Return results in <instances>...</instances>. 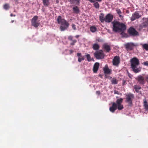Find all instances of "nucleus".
<instances>
[{
	"label": "nucleus",
	"instance_id": "obj_1",
	"mask_svg": "<svg viewBox=\"0 0 148 148\" xmlns=\"http://www.w3.org/2000/svg\"><path fill=\"white\" fill-rule=\"evenodd\" d=\"M112 23L113 25V31L116 32H120L122 35L125 34L124 31L126 29L125 25L123 23L118 21H114L112 22Z\"/></svg>",
	"mask_w": 148,
	"mask_h": 148
},
{
	"label": "nucleus",
	"instance_id": "obj_2",
	"mask_svg": "<svg viewBox=\"0 0 148 148\" xmlns=\"http://www.w3.org/2000/svg\"><path fill=\"white\" fill-rule=\"evenodd\" d=\"M131 66L132 71L135 73L140 72L141 70L140 67L137 68L139 64V60L136 58H133L131 60Z\"/></svg>",
	"mask_w": 148,
	"mask_h": 148
},
{
	"label": "nucleus",
	"instance_id": "obj_3",
	"mask_svg": "<svg viewBox=\"0 0 148 148\" xmlns=\"http://www.w3.org/2000/svg\"><path fill=\"white\" fill-rule=\"evenodd\" d=\"M58 23L60 24V29L61 31H64L69 27V23L65 19L63 18L61 16H59L57 18Z\"/></svg>",
	"mask_w": 148,
	"mask_h": 148
},
{
	"label": "nucleus",
	"instance_id": "obj_4",
	"mask_svg": "<svg viewBox=\"0 0 148 148\" xmlns=\"http://www.w3.org/2000/svg\"><path fill=\"white\" fill-rule=\"evenodd\" d=\"M113 18V16L110 13L108 14L105 17H104V14L101 13L99 16V20L101 23H103L104 21L108 23H110L112 21Z\"/></svg>",
	"mask_w": 148,
	"mask_h": 148
},
{
	"label": "nucleus",
	"instance_id": "obj_5",
	"mask_svg": "<svg viewBox=\"0 0 148 148\" xmlns=\"http://www.w3.org/2000/svg\"><path fill=\"white\" fill-rule=\"evenodd\" d=\"M134 95L129 93L126 96V102L128 104V106L131 107L132 106V100L134 99Z\"/></svg>",
	"mask_w": 148,
	"mask_h": 148
},
{
	"label": "nucleus",
	"instance_id": "obj_6",
	"mask_svg": "<svg viewBox=\"0 0 148 148\" xmlns=\"http://www.w3.org/2000/svg\"><path fill=\"white\" fill-rule=\"evenodd\" d=\"M94 56L97 59H103L104 57V54L102 50L96 51L94 53Z\"/></svg>",
	"mask_w": 148,
	"mask_h": 148
},
{
	"label": "nucleus",
	"instance_id": "obj_7",
	"mask_svg": "<svg viewBox=\"0 0 148 148\" xmlns=\"http://www.w3.org/2000/svg\"><path fill=\"white\" fill-rule=\"evenodd\" d=\"M128 33L131 36H136L138 35V32L132 27H130L127 30Z\"/></svg>",
	"mask_w": 148,
	"mask_h": 148
},
{
	"label": "nucleus",
	"instance_id": "obj_8",
	"mask_svg": "<svg viewBox=\"0 0 148 148\" xmlns=\"http://www.w3.org/2000/svg\"><path fill=\"white\" fill-rule=\"evenodd\" d=\"M38 19V17L36 16H35L33 17L31 21L32 25L35 27H38L40 24V23L37 21Z\"/></svg>",
	"mask_w": 148,
	"mask_h": 148
},
{
	"label": "nucleus",
	"instance_id": "obj_9",
	"mask_svg": "<svg viewBox=\"0 0 148 148\" xmlns=\"http://www.w3.org/2000/svg\"><path fill=\"white\" fill-rule=\"evenodd\" d=\"M136 79L140 84L143 85L145 83V77L141 75H138Z\"/></svg>",
	"mask_w": 148,
	"mask_h": 148
},
{
	"label": "nucleus",
	"instance_id": "obj_10",
	"mask_svg": "<svg viewBox=\"0 0 148 148\" xmlns=\"http://www.w3.org/2000/svg\"><path fill=\"white\" fill-rule=\"evenodd\" d=\"M126 50L127 51L132 50L135 46L134 43L132 42L128 43L125 45Z\"/></svg>",
	"mask_w": 148,
	"mask_h": 148
},
{
	"label": "nucleus",
	"instance_id": "obj_11",
	"mask_svg": "<svg viewBox=\"0 0 148 148\" xmlns=\"http://www.w3.org/2000/svg\"><path fill=\"white\" fill-rule=\"evenodd\" d=\"M141 16V15H140L138 12H135L132 14L131 20L132 21H134L136 19L140 18Z\"/></svg>",
	"mask_w": 148,
	"mask_h": 148
},
{
	"label": "nucleus",
	"instance_id": "obj_12",
	"mask_svg": "<svg viewBox=\"0 0 148 148\" xmlns=\"http://www.w3.org/2000/svg\"><path fill=\"white\" fill-rule=\"evenodd\" d=\"M113 64L114 66H117L120 63V58L119 56H115L112 61Z\"/></svg>",
	"mask_w": 148,
	"mask_h": 148
},
{
	"label": "nucleus",
	"instance_id": "obj_13",
	"mask_svg": "<svg viewBox=\"0 0 148 148\" xmlns=\"http://www.w3.org/2000/svg\"><path fill=\"white\" fill-rule=\"evenodd\" d=\"M112 105L109 108L110 111L112 113H114L117 109V104L115 102L112 103Z\"/></svg>",
	"mask_w": 148,
	"mask_h": 148
},
{
	"label": "nucleus",
	"instance_id": "obj_14",
	"mask_svg": "<svg viewBox=\"0 0 148 148\" xmlns=\"http://www.w3.org/2000/svg\"><path fill=\"white\" fill-rule=\"evenodd\" d=\"M103 49H104L106 52H109L111 50V47L110 46L108 45L107 43H104L103 45Z\"/></svg>",
	"mask_w": 148,
	"mask_h": 148
},
{
	"label": "nucleus",
	"instance_id": "obj_15",
	"mask_svg": "<svg viewBox=\"0 0 148 148\" xmlns=\"http://www.w3.org/2000/svg\"><path fill=\"white\" fill-rule=\"evenodd\" d=\"M99 64L98 62L95 63L93 66V71L94 73H96L98 69Z\"/></svg>",
	"mask_w": 148,
	"mask_h": 148
},
{
	"label": "nucleus",
	"instance_id": "obj_16",
	"mask_svg": "<svg viewBox=\"0 0 148 148\" xmlns=\"http://www.w3.org/2000/svg\"><path fill=\"white\" fill-rule=\"evenodd\" d=\"M143 20H144V22L142 23L143 26L144 27H148V18H144Z\"/></svg>",
	"mask_w": 148,
	"mask_h": 148
},
{
	"label": "nucleus",
	"instance_id": "obj_17",
	"mask_svg": "<svg viewBox=\"0 0 148 148\" xmlns=\"http://www.w3.org/2000/svg\"><path fill=\"white\" fill-rule=\"evenodd\" d=\"M103 71L105 74H110L111 73V70L109 69L107 65L103 68Z\"/></svg>",
	"mask_w": 148,
	"mask_h": 148
},
{
	"label": "nucleus",
	"instance_id": "obj_18",
	"mask_svg": "<svg viewBox=\"0 0 148 148\" xmlns=\"http://www.w3.org/2000/svg\"><path fill=\"white\" fill-rule=\"evenodd\" d=\"M80 0H69L70 4L79 5L80 3Z\"/></svg>",
	"mask_w": 148,
	"mask_h": 148
},
{
	"label": "nucleus",
	"instance_id": "obj_19",
	"mask_svg": "<svg viewBox=\"0 0 148 148\" xmlns=\"http://www.w3.org/2000/svg\"><path fill=\"white\" fill-rule=\"evenodd\" d=\"M73 10L75 14H78L79 12V10L77 6H74L73 8Z\"/></svg>",
	"mask_w": 148,
	"mask_h": 148
},
{
	"label": "nucleus",
	"instance_id": "obj_20",
	"mask_svg": "<svg viewBox=\"0 0 148 148\" xmlns=\"http://www.w3.org/2000/svg\"><path fill=\"white\" fill-rule=\"evenodd\" d=\"M43 5L45 7H48L50 4L49 0H42Z\"/></svg>",
	"mask_w": 148,
	"mask_h": 148
},
{
	"label": "nucleus",
	"instance_id": "obj_21",
	"mask_svg": "<svg viewBox=\"0 0 148 148\" xmlns=\"http://www.w3.org/2000/svg\"><path fill=\"white\" fill-rule=\"evenodd\" d=\"M134 88L136 92L138 93L139 92V90L141 89L140 86L137 85H134Z\"/></svg>",
	"mask_w": 148,
	"mask_h": 148
},
{
	"label": "nucleus",
	"instance_id": "obj_22",
	"mask_svg": "<svg viewBox=\"0 0 148 148\" xmlns=\"http://www.w3.org/2000/svg\"><path fill=\"white\" fill-rule=\"evenodd\" d=\"M99 45L97 43L94 44L92 46V48L94 50H98L99 48Z\"/></svg>",
	"mask_w": 148,
	"mask_h": 148
},
{
	"label": "nucleus",
	"instance_id": "obj_23",
	"mask_svg": "<svg viewBox=\"0 0 148 148\" xmlns=\"http://www.w3.org/2000/svg\"><path fill=\"white\" fill-rule=\"evenodd\" d=\"M144 106L146 110L148 111V104L146 100L144 101Z\"/></svg>",
	"mask_w": 148,
	"mask_h": 148
},
{
	"label": "nucleus",
	"instance_id": "obj_24",
	"mask_svg": "<svg viewBox=\"0 0 148 148\" xmlns=\"http://www.w3.org/2000/svg\"><path fill=\"white\" fill-rule=\"evenodd\" d=\"M112 84H117L118 83V81L115 78H113L111 80Z\"/></svg>",
	"mask_w": 148,
	"mask_h": 148
},
{
	"label": "nucleus",
	"instance_id": "obj_25",
	"mask_svg": "<svg viewBox=\"0 0 148 148\" xmlns=\"http://www.w3.org/2000/svg\"><path fill=\"white\" fill-rule=\"evenodd\" d=\"M123 101V99L122 98H120L118 99L116 101V104L117 105L121 104V103Z\"/></svg>",
	"mask_w": 148,
	"mask_h": 148
},
{
	"label": "nucleus",
	"instance_id": "obj_26",
	"mask_svg": "<svg viewBox=\"0 0 148 148\" xmlns=\"http://www.w3.org/2000/svg\"><path fill=\"white\" fill-rule=\"evenodd\" d=\"M90 30L92 32H94L97 30V28L95 26H92L90 27Z\"/></svg>",
	"mask_w": 148,
	"mask_h": 148
},
{
	"label": "nucleus",
	"instance_id": "obj_27",
	"mask_svg": "<svg viewBox=\"0 0 148 148\" xmlns=\"http://www.w3.org/2000/svg\"><path fill=\"white\" fill-rule=\"evenodd\" d=\"M116 10L117 13L119 14V16L120 17H122V16L121 14V10L119 8H117Z\"/></svg>",
	"mask_w": 148,
	"mask_h": 148
},
{
	"label": "nucleus",
	"instance_id": "obj_28",
	"mask_svg": "<svg viewBox=\"0 0 148 148\" xmlns=\"http://www.w3.org/2000/svg\"><path fill=\"white\" fill-rule=\"evenodd\" d=\"M3 7L4 9L8 10L10 8V6L8 4L5 3L3 5Z\"/></svg>",
	"mask_w": 148,
	"mask_h": 148
},
{
	"label": "nucleus",
	"instance_id": "obj_29",
	"mask_svg": "<svg viewBox=\"0 0 148 148\" xmlns=\"http://www.w3.org/2000/svg\"><path fill=\"white\" fill-rule=\"evenodd\" d=\"M117 108L119 110H121L123 108V106L121 104L117 105Z\"/></svg>",
	"mask_w": 148,
	"mask_h": 148
},
{
	"label": "nucleus",
	"instance_id": "obj_30",
	"mask_svg": "<svg viewBox=\"0 0 148 148\" xmlns=\"http://www.w3.org/2000/svg\"><path fill=\"white\" fill-rule=\"evenodd\" d=\"M86 58L88 62L90 61L91 60V57L90 55L89 54H87V55H86Z\"/></svg>",
	"mask_w": 148,
	"mask_h": 148
},
{
	"label": "nucleus",
	"instance_id": "obj_31",
	"mask_svg": "<svg viewBox=\"0 0 148 148\" xmlns=\"http://www.w3.org/2000/svg\"><path fill=\"white\" fill-rule=\"evenodd\" d=\"M143 47L144 49H145V50L147 51L148 50V44H144L143 45Z\"/></svg>",
	"mask_w": 148,
	"mask_h": 148
},
{
	"label": "nucleus",
	"instance_id": "obj_32",
	"mask_svg": "<svg viewBox=\"0 0 148 148\" xmlns=\"http://www.w3.org/2000/svg\"><path fill=\"white\" fill-rule=\"evenodd\" d=\"M94 6L96 8H99V3L97 2H96L94 3Z\"/></svg>",
	"mask_w": 148,
	"mask_h": 148
},
{
	"label": "nucleus",
	"instance_id": "obj_33",
	"mask_svg": "<svg viewBox=\"0 0 148 148\" xmlns=\"http://www.w3.org/2000/svg\"><path fill=\"white\" fill-rule=\"evenodd\" d=\"M84 59V56L82 57H79L78 58V62H81L82 60H83Z\"/></svg>",
	"mask_w": 148,
	"mask_h": 148
},
{
	"label": "nucleus",
	"instance_id": "obj_34",
	"mask_svg": "<svg viewBox=\"0 0 148 148\" xmlns=\"http://www.w3.org/2000/svg\"><path fill=\"white\" fill-rule=\"evenodd\" d=\"M72 42L71 43L70 45H73L75 43L77 42V40H74L72 41Z\"/></svg>",
	"mask_w": 148,
	"mask_h": 148
},
{
	"label": "nucleus",
	"instance_id": "obj_35",
	"mask_svg": "<svg viewBox=\"0 0 148 148\" xmlns=\"http://www.w3.org/2000/svg\"><path fill=\"white\" fill-rule=\"evenodd\" d=\"M72 28L74 30H76V25L74 24H72L71 25Z\"/></svg>",
	"mask_w": 148,
	"mask_h": 148
},
{
	"label": "nucleus",
	"instance_id": "obj_36",
	"mask_svg": "<svg viewBox=\"0 0 148 148\" xmlns=\"http://www.w3.org/2000/svg\"><path fill=\"white\" fill-rule=\"evenodd\" d=\"M73 39V37L71 36H69L68 37V39L69 40L72 41Z\"/></svg>",
	"mask_w": 148,
	"mask_h": 148
},
{
	"label": "nucleus",
	"instance_id": "obj_37",
	"mask_svg": "<svg viewBox=\"0 0 148 148\" xmlns=\"http://www.w3.org/2000/svg\"><path fill=\"white\" fill-rule=\"evenodd\" d=\"M143 64L144 65L147 66H148V61H147L144 62L143 63Z\"/></svg>",
	"mask_w": 148,
	"mask_h": 148
},
{
	"label": "nucleus",
	"instance_id": "obj_38",
	"mask_svg": "<svg viewBox=\"0 0 148 148\" xmlns=\"http://www.w3.org/2000/svg\"><path fill=\"white\" fill-rule=\"evenodd\" d=\"M145 81H146L148 83V75H147L145 77Z\"/></svg>",
	"mask_w": 148,
	"mask_h": 148
},
{
	"label": "nucleus",
	"instance_id": "obj_39",
	"mask_svg": "<svg viewBox=\"0 0 148 148\" xmlns=\"http://www.w3.org/2000/svg\"><path fill=\"white\" fill-rule=\"evenodd\" d=\"M77 56L79 57H82V56L81 53H78L77 54Z\"/></svg>",
	"mask_w": 148,
	"mask_h": 148
},
{
	"label": "nucleus",
	"instance_id": "obj_40",
	"mask_svg": "<svg viewBox=\"0 0 148 148\" xmlns=\"http://www.w3.org/2000/svg\"><path fill=\"white\" fill-rule=\"evenodd\" d=\"M96 94L98 95H99L100 94V92L99 91H97L96 92Z\"/></svg>",
	"mask_w": 148,
	"mask_h": 148
},
{
	"label": "nucleus",
	"instance_id": "obj_41",
	"mask_svg": "<svg viewBox=\"0 0 148 148\" xmlns=\"http://www.w3.org/2000/svg\"><path fill=\"white\" fill-rule=\"evenodd\" d=\"M123 85H125V84L126 83L125 81V80H123Z\"/></svg>",
	"mask_w": 148,
	"mask_h": 148
},
{
	"label": "nucleus",
	"instance_id": "obj_42",
	"mask_svg": "<svg viewBox=\"0 0 148 148\" xmlns=\"http://www.w3.org/2000/svg\"><path fill=\"white\" fill-rule=\"evenodd\" d=\"M89 1L91 2H95V0H89Z\"/></svg>",
	"mask_w": 148,
	"mask_h": 148
},
{
	"label": "nucleus",
	"instance_id": "obj_43",
	"mask_svg": "<svg viewBox=\"0 0 148 148\" xmlns=\"http://www.w3.org/2000/svg\"><path fill=\"white\" fill-rule=\"evenodd\" d=\"M70 54H71V53H73V50H70Z\"/></svg>",
	"mask_w": 148,
	"mask_h": 148
},
{
	"label": "nucleus",
	"instance_id": "obj_44",
	"mask_svg": "<svg viewBox=\"0 0 148 148\" xmlns=\"http://www.w3.org/2000/svg\"><path fill=\"white\" fill-rule=\"evenodd\" d=\"M10 16H11L12 17V16H15L16 15H13V14L12 13V14H10Z\"/></svg>",
	"mask_w": 148,
	"mask_h": 148
},
{
	"label": "nucleus",
	"instance_id": "obj_45",
	"mask_svg": "<svg viewBox=\"0 0 148 148\" xmlns=\"http://www.w3.org/2000/svg\"><path fill=\"white\" fill-rule=\"evenodd\" d=\"M79 35H77L75 36V37L76 38H78L79 37Z\"/></svg>",
	"mask_w": 148,
	"mask_h": 148
},
{
	"label": "nucleus",
	"instance_id": "obj_46",
	"mask_svg": "<svg viewBox=\"0 0 148 148\" xmlns=\"http://www.w3.org/2000/svg\"><path fill=\"white\" fill-rule=\"evenodd\" d=\"M102 0H96V1H97L98 2H101Z\"/></svg>",
	"mask_w": 148,
	"mask_h": 148
},
{
	"label": "nucleus",
	"instance_id": "obj_47",
	"mask_svg": "<svg viewBox=\"0 0 148 148\" xmlns=\"http://www.w3.org/2000/svg\"><path fill=\"white\" fill-rule=\"evenodd\" d=\"M131 75L129 73H128V75L130 77V75Z\"/></svg>",
	"mask_w": 148,
	"mask_h": 148
},
{
	"label": "nucleus",
	"instance_id": "obj_48",
	"mask_svg": "<svg viewBox=\"0 0 148 148\" xmlns=\"http://www.w3.org/2000/svg\"><path fill=\"white\" fill-rule=\"evenodd\" d=\"M14 22V20H12L11 21L12 23H13Z\"/></svg>",
	"mask_w": 148,
	"mask_h": 148
}]
</instances>
